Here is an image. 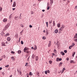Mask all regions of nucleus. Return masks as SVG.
<instances>
[{
  "label": "nucleus",
  "mask_w": 77,
  "mask_h": 77,
  "mask_svg": "<svg viewBox=\"0 0 77 77\" xmlns=\"http://www.w3.org/2000/svg\"><path fill=\"white\" fill-rule=\"evenodd\" d=\"M62 64H63V63H62L60 62V66H62Z\"/></svg>",
  "instance_id": "obj_37"
},
{
  "label": "nucleus",
  "mask_w": 77,
  "mask_h": 77,
  "mask_svg": "<svg viewBox=\"0 0 77 77\" xmlns=\"http://www.w3.org/2000/svg\"><path fill=\"white\" fill-rule=\"evenodd\" d=\"M38 59H39V58L38 56L35 57V60L37 61L38 60Z\"/></svg>",
  "instance_id": "obj_13"
},
{
  "label": "nucleus",
  "mask_w": 77,
  "mask_h": 77,
  "mask_svg": "<svg viewBox=\"0 0 77 77\" xmlns=\"http://www.w3.org/2000/svg\"><path fill=\"white\" fill-rule=\"evenodd\" d=\"M28 50H29V48H28L25 47L23 50L24 52H25V53H29Z\"/></svg>",
  "instance_id": "obj_1"
},
{
  "label": "nucleus",
  "mask_w": 77,
  "mask_h": 77,
  "mask_svg": "<svg viewBox=\"0 0 77 77\" xmlns=\"http://www.w3.org/2000/svg\"><path fill=\"white\" fill-rule=\"evenodd\" d=\"M54 32L55 33H58L59 31H58V30L57 29H56L54 31Z\"/></svg>",
  "instance_id": "obj_7"
},
{
  "label": "nucleus",
  "mask_w": 77,
  "mask_h": 77,
  "mask_svg": "<svg viewBox=\"0 0 77 77\" xmlns=\"http://www.w3.org/2000/svg\"><path fill=\"white\" fill-rule=\"evenodd\" d=\"M15 6H16V2H14L13 7H15Z\"/></svg>",
  "instance_id": "obj_3"
},
{
  "label": "nucleus",
  "mask_w": 77,
  "mask_h": 77,
  "mask_svg": "<svg viewBox=\"0 0 77 77\" xmlns=\"http://www.w3.org/2000/svg\"><path fill=\"white\" fill-rule=\"evenodd\" d=\"M5 37H7L8 36H9V33H7L5 35Z\"/></svg>",
  "instance_id": "obj_12"
},
{
  "label": "nucleus",
  "mask_w": 77,
  "mask_h": 77,
  "mask_svg": "<svg viewBox=\"0 0 77 77\" xmlns=\"http://www.w3.org/2000/svg\"><path fill=\"white\" fill-rule=\"evenodd\" d=\"M29 27H30V28H32V26L31 25H29Z\"/></svg>",
  "instance_id": "obj_51"
},
{
  "label": "nucleus",
  "mask_w": 77,
  "mask_h": 77,
  "mask_svg": "<svg viewBox=\"0 0 77 77\" xmlns=\"http://www.w3.org/2000/svg\"><path fill=\"white\" fill-rule=\"evenodd\" d=\"M74 39H77V37L76 36V35H75L74 37Z\"/></svg>",
  "instance_id": "obj_36"
},
{
  "label": "nucleus",
  "mask_w": 77,
  "mask_h": 77,
  "mask_svg": "<svg viewBox=\"0 0 77 77\" xmlns=\"http://www.w3.org/2000/svg\"><path fill=\"white\" fill-rule=\"evenodd\" d=\"M50 3L51 4V6L53 3V0H50Z\"/></svg>",
  "instance_id": "obj_4"
},
{
  "label": "nucleus",
  "mask_w": 77,
  "mask_h": 77,
  "mask_svg": "<svg viewBox=\"0 0 77 77\" xmlns=\"http://www.w3.org/2000/svg\"><path fill=\"white\" fill-rule=\"evenodd\" d=\"M9 65H8L7 66H5V67L6 68H8V67H9Z\"/></svg>",
  "instance_id": "obj_45"
},
{
  "label": "nucleus",
  "mask_w": 77,
  "mask_h": 77,
  "mask_svg": "<svg viewBox=\"0 0 77 77\" xmlns=\"http://www.w3.org/2000/svg\"><path fill=\"white\" fill-rule=\"evenodd\" d=\"M60 60H62V59L61 58H60L59 60V61H60Z\"/></svg>",
  "instance_id": "obj_57"
},
{
  "label": "nucleus",
  "mask_w": 77,
  "mask_h": 77,
  "mask_svg": "<svg viewBox=\"0 0 77 77\" xmlns=\"http://www.w3.org/2000/svg\"><path fill=\"white\" fill-rule=\"evenodd\" d=\"M12 9L13 11H15V8H13Z\"/></svg>",
  "instance_id": "obj_56"
},
{
  "label": "nucleus",
  "mask_w": 77,
  "mask_h": 77,
  "mask_svg": "<svg viewBox=\"0 0 77 77\" xmlns=\"http://www.w3.org/2000/svg\"><path fill=\"white\" fill-rule=\"evenodd\" d=\"M61 31H60V30H59V33H62V32H61Z\"/></svg>",
  "instance_id": "obj_58"
},
{
  "label": "nucleus",
  "mask_w": 77,
  "mask_h": 77,
  "mask_svg": "<svg viewBox=\"0 0 77 77\" xmlns=\"http://www.w3.org/2000/svg\"><path fill=\"white\" fill-rule=\"evenodd\" d=\"M64 53H67V51H66V50H65L64 51Z\"/></svg>",
  "instance_id": "obj_43"
},
{
  "label": "nucleus",
  "mask_w": 77,
  "mask_h": 77,
  "mask_svg": "<svg viewBox=\"0 0 77 77\" xmlns=\"http://www.w3.org/2000/svg\"><path fill=\"white\" fill-rule=\"evenodd\" d=\"M51 42H49V43L48 45V47H50L51 45Z\"/></svg>",
  "instance_id": "obj_11"
},
{
  "label": "nucleus",
  "mask_w": 77,
  "mask_h": 77,
  "mask_svg": "<svg viewBox=\"0 0 77 77\" xmlns=\"http://www.w3.org/2000/svg\"><path fill=\"white\" fill-rule=\"evenodd\" d=\"M63 30V28H62V27H61L59 29L60 31H62Z\"/></svg>",
  "instance_id": "obj_24"
},
{
  "label": "nucleus",
  "mask_w": 77,
  "mask_h": 77,
  "mask_svg": "<svg viewBox=\"0 0 77 77\" xmlns=\"http://www.w3.org/2000/svg\"><path fill=\"white\" fill-rule=\"evenodd\" d=\"M59 59H60L59 58H57V62H59Z\"/></svg>",
  "instance_id": "obj_32"
},
{
  "label": "nucleus",
  "mask_w": 77,
  "mask_h": 77,
  "mask_svg": "<svg viewBox=\"0 0 77 77\" xmlns=\"http://www.w3.org/2000/svg\"><path fill=\"white\" fill-rule=\"evenodd\" d=\"M75 54V52H74L72 54V56L73 57H74V55Z\"/></svg>",
  "instance_id": "obj_26"
},
{
  "label": "nucleus",
  "mask_w": 77,
  "mask_h": 77,
  "mask_svg": "<svg viewBox=\"0 0 77 77\" xmlns=\"http://www.w3.org/2000/svg\"><path fill=\"white\" fill-rule=\"evenodd\" d=\"M46 25H47V27H48V22H46Z\"/></svg>",
  "instance_id": "obj_52"
},
{
  "label": "nucleus",
  "mask_w": 77,
  "mask_h": 77,
  "mask_svg": "<svg viewBox=\"0 0 77 77\" xmlns=\"http://www.w3.org/2000/svg\"><path fill=\"white\" fill-rule=\"evenodd\" d=\"M52 56H54V53H53L52 54Z\"/></svg>",
  "instance_id": "obj_61"
},
{
  "label": "nucleus",
  "mask_w": 77,
  "mask_h": 77,
  "mask_svg": "<svg viewBox=\"0 0 77 77\" xmlns=\"http://www.w3.org/2000/svg\"><path fill=\"white\" fill-rule=\"evenodd\" d=\"M15 20H18L19 18H18V17H15Z\"/></svg>",
  "instance_id": "obj_22"
},
{
  "label": "nucleus",
  "mask_w": 77,
  "mask_h": 77,
  "mask_svg": "<svg viewBox=\"0 0 77 77\" xmlns=\"http://www.w3.org/2000/svg\"><path fill=\"white\" fill-rule=\"evenodd\" d=\"M56 24L55 23V21H53V26H55Z\"/></svg>",
  "instance_id": "obj_16"
},
{
  "label": "nucleus",
  "mask_w": 77,
  "mask_h": 77,
  "mask_svg": "<svg viewBox=\"0 0 77 77\" xmlns=\"http://www.w3.org/2000/svg\"><path fill=\"white\" fill-rule=\"evenodd\" d=\"M61 54H62V55H65V54L63 52H61Z\"/></svg>",
  "instance_id": "obj_18"
},
{
  "label": "nucleus",
  "mask_w": 77,
  "mask_h": 77,
  "mask_svg": "<svg viewBox=\"0 0 77 77\" xmlns=\"http://www.w3.org/2000/svg\"><path fill=\"white\" fill-rule=\"evenodd\" d=\"M10 23H8L7 25H6L5 26H6V27L8 29L9 28V27L10 26Z\"/></svg>",
  "instance_id": "obj_2"
},
{
  "label": "nucleus",
  "mask_w": 77,
  "mask_h": 77,
  "mask_svg": "<svg viewBox=\"0 0 77 77\" xmlns=\"http://www.w3.org/2000/svg\"><path fill=\"white\" fill-rule=\"evenodd\" d=\"M46 33L47 35H48V31H47L46 32Z\"/></svg>",
  "instance_id": "obj_42"
},
{
  "label": "nucleus",
  "mask_w": 77,
  "mask_h": 77,
  "mask_svg": "<svg viewBox=\"0 0 77 77\" xmlns=\"http://www.w3.org/2000/svg\"><path fill=\"white\" fill-rule=\"evenodd\" d=\"M46 71H47V72H48V73H50V70H48Z\"/></svg>",
  "instance_id": "obj_49"
},
{
  "label": "nucleus",
  "mask_w": 77,
  "mask_h": 77,
  "mask_svg": "<svg viewBox=\"0 0 77 77\" xmlns=\"http://www.w3.org/2000/svg\"><path fill=\"white\" fill-rule=\"evenodd\" d=\"M12 14H11L10 15L9 19L11 20V19H12Z\"/></svg>",
  "instance_id": "obj_19"
},
{
  "label": "nucleus",
  "mask_w": 77,
  "mask_h": 77,
  "mask_svg": "<svg viewBox=\"0 0 77 77\" xmlns=\"http://www.w3.org/2000/svg\"><path fill=\"white\" fill-rule=\"evenodd\" d=\"M19 19H21V14H20V16L19 17Z\"/></svg>",
  "instance_id": "obj_30"
},
{
  "label": "nucleus",
  "mask_w": 77,
  "mask_h": 77,
  "mask_svg": "<svg viewBox=\"0 0 77 77\" xmlns=\"http://www.w3.org/2000/svg\"><path fill=\"white\" fill-rule=\"evenodd\" d=\"M42 38L43 39L45 40V39H46V37L45 36H44V37H42Z\"/></svg>",
  "instance_id": "obj_29"
},
{
  "label": "nucleus",
  "mask_w": 77,
  "mask_h": 77,
  "mask_svg": "<svg viewBox=\"0 0 77 77\" xmlns=\"http://www.w3.org/2000/svg\"><path fill=\"white\" fill-rule=\"evenodd\" d=\"M42 12H45V10H42Z\"/></svg>",
  "instance_id": "obj_59"
},
{
  "label": "nucleus",
  "mask_w": 77,
  "mask_h": 77,
  "mask_svg": "<svg viewBox=\"0 0 77 77\" xmlns=\"http://www.w3.org/2000/svg\"><path fill=\"white\" fill-rule=\"evenodd\" d=\"M57 26H58V27H60V23H57Z\"/></svg>",
  "instance_id": "obj_14"
},
{
  "label": "nucleus",
  "mask_w": 77,
  "mask_h": 77,
  "mask_svg": "<svg viewBox=\"0 0 77 77\" xmlns=\"http://www.w3.org/2000/svg\"><path fill=\"white\" fill-rule=\"evenodd\" d=\"M7 21H8V20L6 18H5L3 20V21L5 23L6 22H7Z\"/></svg>",
  "instance_id": "obj_6"
},
{
  "label": "nucleus",
  "mask_w": 77,
  "mask_h": 77,
  "mask_svg": "<svg viewBox=\"0 0 77 77\" xmlns=\"http://www.w3.org/2000/svg\"><path fill=\"white\" fill-rule=\"evenodd\" d=\"M31 14H33V11H31Z\"/></svg>",
  "instance_id": "obj_55"
},
{
  "label": "nucleus",
  "mask_w": 77,
  "mask_h": 77,
  "mask_svg": "<svg viewBox=\"0 0 77 77\" xmlns=\"http://www.w3.org/2000/svg\"><path fill=\"white\" fill-rule=\"evenodd\" d=\"M47 9V10H49V9H50V7H49V6L48 7Z\"/></svg>",
  "instance_id": "obj_47"
},
{
  "label": "nucleus",
  "mask_w": 77,
  "mask_h": 77,
  "mask_svg": "<svg viewBox=\"0 0 77 77\" xmlns=\"http://www.w3.org/2000/svg\"><path fill=\"white\" fill-rule=\"evenodd\" d=\"M7 40L8 41H11V38L9 37L7 38Z\"/></svg>",
  "instance_id": "obj_15"
},
{
  "label": "nucleus",
  "mask_w": 77,
  "mask_h": 77,
  "mask_svg": "<svg viewBox=\"0 0 77 77\" xmlns=\"http://www.w3.org/2000/svg\"><path fill=\"white\" fill-rule=\"evenodd\" d=\"M5 44H8V42H5Z\"/></svg>",
  "instance_id": "obj_64"
},
{
  "label": "nucleus",
  "mask_w": 77,
  "mask_h": 77,
  "mask_svg": "<svg viewBox=\"0 0 77 77\" xmlns=\"http://www.w3.org/2000/svg\"><path fill=\"white\" fill-rule=\"evenodd\" d=\"M29 75H32V72H30V73H29Z\"/></svg>",
  "instance_id": "obj_46"
},
{
  "label": "nucleus",
  "mask_w": 77,
  "mask_h": 77,
  "mask_svg": "<svg viewBox=\"0 0 77 77\" xmlns=\"http://www.w3.org/2000/svg\"><path fill=\"white\" fill-rule=\"evenodd\" d=\"M26 77H29V75L28 74H27L26 75Z\"/></svg>",
  "instance_id": "obj_50"
},
{
  "label": "nucleus",
  "mask_w": 77,
  "mask_h": 77,
  "mask_svg": "<svg viewBox=\"0 0 77 77\" xmlns=\"http://www.w3.org/2000/svg\"><path fill=\"white\" fill-rule=\"evenodd\" d=\"M49 62L50 64H51L52 63V61L51 60L49 61Z\"/></svg>",
  "instance_id": "obj_39"
},
{
  "label": "nucleus",
  "mask_w": 77,
  "mask_h": 77,
  "mask_svg": "<svg viewBox=\"0 0 77 77\" xmlns=\"http://www.w3.org/2000/svg\"><path fill=\"white\" fill-rule=\"evenodd\" d=\"M73 47V46H72L71 45L69 46V48L70 50H71V48H72Z\"/></svg>",
  "instance_id": "obj_21"
},
{
  "label": "nucleus",
  "mask_w": 77,
  "mask_h": 77,
  "mask_svg": "<svg viewBox=\"0 0 77 77\" xmlns=\"http://www.w3.org/2000/svg\"><path fill=\"white\" fill-rule=\"evenodd\" d=\"M54 52L55 53H57V51H56V50L55 49H54Z\"/></svg>",
  "instance_id": "obj_33"
},
{
  "label": "nucleus",
  "mask_w": 77,
  "mask_h": 77,
  "mask_svg": "<svg viewBox=\"0 0 77 77\" xmlns=\"http://www.w3.org/2000/svg\"><path fill=\"white\" fill-rule=\"evenodd\" d=\"M70 63H75L74 60H70Z\"/></svg>",
  "instance_id": "obj_8"
},
{
  "label": "nucleus",
  "mask_w": 77,
  "mask_h": 77,
  "mask_svg": "<svg viewBox=\"0 0 77 77\" xmlns=\"http://www.w3.org/2000/svg\"><path fill=\"white\" fill-rule=\"evenodd\" d=\"M3 9V8L1 7H0V12H2Z\"/></svg>",
  "instance_id": "obj_20"
},
{
  "label": "nucleus",
  "mask_w": 77,
  "mask_h": 77,
  "mask_svg": "<svg viewBox=\"0 0 77 77\" xmlns=\"http://www.w3.org/2000/svg\"><path fill=\"white\" fill-rule=\"evenodd\" d=\"M28 65V63H27L26 64L25 66H28V65Z\"/></svg>",
  "instance_id": "obj_35"
},
{
  "label": "nucleus",
  "mask_w": 77,
  "mask_h": 77,
  "mask_svg": "<svg viewBox=\"0 0 77 77\" xmlns=\"http://www.w3.org/2000/svg\"><path fill=\"white\" fill-rule=\"evenodd\" d=\"M21 44H24V42H23V41H21Z\"/></svg>",
  "instance_id": "obj_48"
},
{
  "label": "nucleus",
  "mask_w": 77,
  "mask_h": 77,
  "mask_svg": "<svg viewBox=\"0 0 77 77\" xmlns=\"http://www.w3.org/2000/svg\"><path fill=\"white\" fill-rule=\"evenodd\" d=\"M77 6L76 5L75 7V8H76V9H77Z\"/></svg>",
  "instance_id": "obj_63"
},
{
  "label": "nucleus",
  "mask_w": 77,
  "mask_h": 77,
  "mask_svg": "<svg viewBox=\"0 0 77 77\" xmlns=\"http://www.w3.org/2000/svg\"><path fill=\"white\" fill-rule=\"evenodd\" d=\"M11 54H15V52L13 51H11Z\"/></svg>",
  "instance_id": "obj_34"
},
{
  "label": "nucleus",
  "mask_w": 77,
  "mask_h": 77,
  "mask_svg": "<svg viewBox=\"0 0 77 77\" xmlns=\"http://www.w3.org/2000/svg\"><path fill=\"white\" fill-rule=\"evenodd\" d=\"M36 74L37 75H38V74H39V72L38 71L36 72Z\"/></svg>",
  "instance_id": "obj_27"
},
{
  "label": "nucleus",
  "mask_w": 77,
  "mask_h": 77,
  "mask_svg": "<svg viewBox=\"0 0 77 77\" xmlns=\"http://www.w3.org/2000/svg\"><path fill=\"white\" fill-rule=\"evenodd\" d=\"M20 26L21 27H24V25L23 24H21L20 25Z\"/></svg>",
  "instance_id": "obj_31"
},
{
  "label": "nucleus",
  "mask_w": 77,
  "mask_h": 77,
  "mask_svg": "<svg viewBox=\"0 0 77 77\" xmlns=\"http://www.w3.org/2000/svg\"><path fill=\"white\" fill-rule=\"evenodd\" d=\"M35 50H36L37 49V46H36V45H35Z\"/></svg>",
  "instance_id": "obj_41"
},
{
  "label": "nucleus",
  "mask_w": 77,
  "mask_h": 77,
  "mask_svg": "<svg viewBox=\"0 0 77 77\" xmlns=\"http://www.w3.org/2000/svg\"><path fill=\"white\" fill-rule=\"evenodd\" d=\"M8 28H7V27H6L5 26V27H4L3 30H4L5 31V30H6L7 29H8Z\"/></svg>",
  "instance_id": "obj_10"
},
{
  "label": "nucleus",
  "mask_w": 77,
  "mask_h": 77,
  "mask_svg": "<svg viewBox=\"0 0 77 77\" xmlns=\"http://www.w3.org/2000/svg\"><path fill=\"white\" fill-rule=\"evenodd\" d=\"M18 54H21V51L20 50H19L17 52Z\"/></svg>",
  "instance_id": "obj_17"
},
{
  "label": "nucleus",
  "mask_w": 77,
  "mask_h": 77,
  "mask_svg": "<svg viewBox=\"0 0 77 77\" xmlns=\"http://www.w3.org/2000/svg\"><path fill=\"white\" fill-rule=\"evenodd\" d=\"M69 60V57H67V60Z\"/></svg>",
  "instance_id": "obj_53"
},
{
  "label": "nucleus",
  "mask_w": 77,
  "mask_h": 77,
  "mask_svg": "<svg viewBox=\"0 0 77 77\" xmlns=\"http://www.w3.org/2000/svg\"><path fill=\"white\" fill-rule=\"evenodd\" d=\"M61 27H62V28H63V29H64V28H65V26L64 25H62V26H61Z\"/></svg>",
  "instance_id": "obj_23"
},
{
  "label": "nucleus",
  "mask_w": 77,
  "mask_h": 77,
  "mask_svg": "<svg viewBox=\"0 0 77 77\" xmlns=\"http://www.w3.org/2000/svg\"><path fill=\"white\" fill-rule=\"evenodd\" d=\"M2 68L0 67V70H2Z\"/></svg>",
  "instance_id": "obj_60"
},
{
  "label": "nucleus",
  "mask_w": 77,
  "mask_h": 77,
  "mask_svg": "<svg viewBox=\"0 0 77 77\" xmlns=\"http://www.w3.org/2000/svg\"><path fill=\"white\" fill-rule=\"evenodd\" d=\"M49 24H51V23H52V20H50L49 21Z\"/></svg>",
  "instance_id": "obj_40"
},
{
  "label": "nucleus",
  "mask_w": 77,
  "mask_h": 77,
  "mask_svg": "<svg viewBox=\"0 0 77 77\" xmlns=\"http://www.w3.org/2000/svg\"><path fill=\"white\" fill-rule=\"evenodd\" d=\"M35 55H34V54H32V59H34V58H35Z\"/></svg>",
  "instance_id": "obj_28"
},
{
  "label": "nucleus",
  "mask_w": 77,
  "mask_h": 77,
  "mask_svg": "<svg viewBox=\"0 0 77 77\" xmlns=\"http://www.w3.org/2000/svg\"><path fill=\"white\" fill-rule=\"evenodd\" d=\"M2 46H6V45H5V43L4 42H3L2 43Z\"/></svg>",
  "instance_id": "obj_5"
},
{
  "label": "nucleus",
  "mask_w": 77,
  "mask_h": 77,
  "mask_svg": "<svg viewBox=\"0 0 77 77\" xmlns=\"http://www.w3.org/2000/svg\"><path fill=\"white\" fill-rule=\"evenodd\" d=\"M47 71H45V74H47Z\"/></svg>",
  "instance_id": "obj_44"
},
{
  "label": "nucleus",
  "mask_w": 77,
  "mask_h": 77,
  "mask_svg": "<svg viewBox=\"0 0 77 77\" xmlns=\"http://www.w3.org/2000/svg\"><path fill=\"white\" fill-rule=\"evenodd\" d=\"M65 68H63V70H62V72L61 73H62L64 71H65Z\"/></svg>",
  "instance_id": "obj_25"
},
{
  "label": "nucleus",
  "mask_w": 77,
  "mask_h": 77,
  "mask_svg": "<svg viewBox=\"0 0 77 77\" xmlns=\"http://www.w3.org/2000/svg\"><path fill=\"white\" fill-rule=\"evenodd\" d=\"M74 45H75V44H74V43H73L72 44V47H73Z\"/></svg>",
  "instance_id": "obj_38"
},
{
  "label": "nucleus",
  "mask_w": 77,
  "mask_h": 77,
  "mask_svg": "<svg viewBox=\"0 0 77 77\" xmlns=\"http://www.w3.org/2000/svg\"><path fill=\"white\" fill-rule=\"evenodd\" d=\"M74 41H76V42H77V39L76 38V39H75L74 40Z\"/></svg>",
  "instance_id": "obj_54"
},
{
  "label": "nucleus",
  "mask_w": 77,
  "mask_h": 77,
  "mask_svg": "<svg viewBox=\"0 0 77 77\" xmlns=\"http://www.w3.org/2000/svg\"><path fill=\"white\" fill-rule=\"evenodd\" d=\"M11 59L12 60H15V58L14 57H11Z\"/></svg>",
  "instance_id": "obj_9"
},
{
  "label": "nucleus",
  "mask_w": 77,
  "mask_h": 77,
  "mask_svg": "<svg viewBox=\"0 0 77 77\" xmlns=\"http://www.w3.org/2000/svg\"><path fill=\"white\" fill-rule=\"evenodd\" d=\"M75 36H76L77 37V33H76V34H75Z\"/></svg>",
  "instance_id": "obj_62"
}]
</instances>
